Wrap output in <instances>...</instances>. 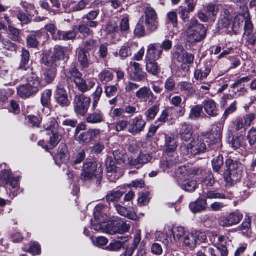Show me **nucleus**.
I'll return each mask as SVG.
<instances>
[{
  "label": "nucleus",
  "instance_id": "obj_60",
  "mask_svg": "<svg viewBox=\"0 0 256 256\" xmlns=\"http://www.w3.org/2000/svg\"><path fill=\"white\" fill-rule=\"evenodd\" d=\"M74 31L75 30H73L72 31H68L67 32H61L60 38L58 39V40H68L74 39L76 36V34Z\"/></svg>",
  "mask_w": 256,
  "mask_h": 256
},
{
  "label": "nucleus",
  "instance_id": "obj_57",
  "mask_svg": "<svg viewBox=\"0 0 256 256\" xmlns=\"http://www.w3.org/2000/svg\"><path fill=\"white\" fill-rule=\"evenodd\" d=\"M86 156V154L85 151L84 150H80L74 158V160L72 161V166H75L76 164H80L84 160Z\"/></svg>",
  "mask_w": 256,
  "mask_h": 256
},
{
  "label": "nucleus",
  "instance_id": "obj_62",
  "mask_svg": "<svg viewBox=\"0 0 256 256\" xmlns=\"http://www.w3.org/2000/svg\"><path fill=\"white\" fill-rule=\"evenodd\" d=\"M226 164L228 168V172H231L232 170H235L238 169L239 166V164L236 161L234 160L231 158L226 160Z\"/></svg>",
  "mask_w": 256,
  "mask_h": 256
},
{
  "label": "nucleus",
  "instance_id": "obj_1",
  "mask_svg": "<svg viewBox=\"0 0 256 256\" xmlns=\"http://www.w3.org/2000/svg\"><path fill=\"white\" fill-rule=\"evenodd\" d=\"M26 83L20 86L17 88L18 95L22 98H27L37 94L40 89V82L39 78L32 70L23 77Z\"/></svg>",
  "mask_w": 256,
  "mask_h": 256
},
{
  "label": "nucleus",
  "instance_id": "obj_4",
  "mask_svg": "<svg viewBox=\"0 0 256 256\" xmlns=\"http://www.w3.org/2000/svg\"><path fill=\"white\" fill-rule=\"evenodd\" d=\"M90 98L84 94L76 96L74 100V111L78 115L84 116L89 108Z\"/></svg>",
  "mask_w": 256,
  "mask_h": 256
},
{
  "label": "nucleus",
  "instance_id": "obj_14",
  "mask_svg": "<svg viewBox=\"0 0 256 256\" xmlns=\"http://www.w3.org/2000/svg\"><path fill=\"white\" fill-rule=\"evenodd\" d=\"M130 76L135 80L141 81L145 78L146 74L140 68V64L136 62H131L128 66Z\"/></svg>",
  "mask_w": 256,
  "mask_h": 256
},
{
  "label": "nucleus",
  "instance_id": "obj_30",
  "mask_svg": "<svg viewBox=\"0 0 256 256\" xmlns=\"http://www.w3.org/2000/svg\"><path fill=\"white\" fill-rule=\"evenodd\" d=\"M60 140V136L56 133H52L50 137L48 144L44 145V141H40L38 144L42 146L46 150L53 149L59 142Z\"/></svg>",
  "mask_w": 256,
  "mask_h": 256
},
{
  "label": "nucleus",
  "instance_id": "obj_3",
  "mask_svg": "<svg viewBox=\"0 0 256 256\" xmlns=\"http://www.w3.org/2000/svg\"><path fill=\"white\" fill-rule=\"evenodd\" d=\"M143 22L150 32L156 31L159 26L158 18L155 10L149 5L145 8Z\"/></svg>",
  "mask_w": 256,
  "mask_h": 256
},
{
  "label": "nucleus",
  "instance_id": "obj_11",
  "mask_svg": "<svg viewBox=\"0 0 256 256\" xmlns=\"http://www.w3.org/2000/svg\"><path fill=\"white\" fill-rule=\"evenodd\" d=\"M100 134V131L98 129H90L88 131L80 134L76 138L80 143L88 144L97 138Z\"/></svg>",
  "mask_w": 256,
  "mask_h": 256
},
{
  "label": "nucleus",
  "instance_id": "obj_47",
  "mask_svg": "<svg viewBox=\"0 0 256 256\" xmlns=\"http://www.w3.org/2000/svg\"><path fill=\"white\" fill-rule=\"evenodd\" d=\"M97 40L93 39H89L86 41L84 47L81 49L86 52L94 50L97 47Z\"/></svg>",
  "mask_w": 256,
  "mask_h": 256
},
{
  "label": "nucleus",
  "instance_id": "obj_49",
  "mask_svg": "<svg viewBox=\"0 0 256 256\" xmlns=\"http://www.w3.org/2000/svg\"><path fill=\"white\" fill-rule=\"evenodd\" d=\"M8 36L13 41L20 42V31L18 29L12 26H8Z\"/></svg>",
  "mask_w": 256,
  "mask_h": 256
},
{
  "label": "nucleus",
  "instance_id": "obj_26",
  "mask_svg": "<svg viewBox=\"0 0 256 256\" xmlns=\"http://www.w3.org/2000/svg\"><path fill=\"white\" fill-rule=\"evenodd\" d=\"M30 52L28 50L23 48L22 52V58L19 66L20 70H23L26 71H32V68L29 65Z\"/></svg>",
  "mask_w": 256,
  "mask_h": 256
},
{
  "label": "nucleus",
  "instance_id": "obj_45",
  "mask_svg": "<svg viewBox=\"0 0 256 256\" xmlns=\"http://www.w3.org/2000/svg\"><path fill=\"white\" fill-rule=\"evenodd\" d=\"M52 92L50 90H45L42 94L41 103L44 107H48L50 104Z\"/></svg>",
  "mask_w": 256,
  "mask_h": 256
},
{
  "label": "nucleus",
  "instance_id": "obj_38",
  "mask_svg": "<svg viewBox=\"0 0 256 256\" xmlns=\"http://www.w3.org/2000/svg\"><path fill=\"white\" fill-rule=\"evenodd\" d=\"M98 78L103 84H106L113 80L114 74L110 70H104L98 74Z\"/></svg>",
  "mask_w": 256,
  "mask_h": 256
},
{
  "label": "nucleus",
  "instance_id": "obj_6",
  "mask_svg": "<svg viewBox=\"0 0 256 256\" xmlns=\"http://www.w3.org/2000/svg\"><path fill=\"white\" fill-rule=\"evenodd\" d=\"M98 166L96 163L92 162H86L84 164L81 178L88 181L93 180L98 172L97 171Z\"/></svg>",
  "mask_w": 256,
  "mask_h": 256
},
{
  "label": "nucleus",
  "instance_id": "obj_56",
  "mask_svg": "<svg viewBox=\"0 0 256 256\" xmlns=\"http://www.w3.org/2000/svg\"><path fill=\"white\" fill-rule=\"evenodd\" d=\"M180 149L181 154L183 156L185 160H186L188 158H190L192 156L194 155L191 154V146H190V144H188V145L185 144H182Z\"/></svg>",
  "mask_w": 256,
  "mask_h": 256
},
{
  "label": "nucleus",
  "instance_id": "obj_37",
  "mask_svg": "<svg viewBox=\"0 0 256 256\" xmlns=\"http://www.w3.org/2000/svg\"><path fill=\"white\" fill-rule=\"evenodd\" d=\"M212 256H228V250L226 246L222 244L220 246H216L214 248H210Z\"/></svg>",
  "mask_w": 256,
  "mask_h": 256
},
{
  "label": "nucleus",
  "instance_id": "obj_39",
  "mask_svg": "<svg viewBox=\"0 0 256 256\" xmlns=\"http://www.w3.org/2000/svg\"><path fill=\"white\" fill-rule=\"evenodd\" d=\"M203 106L202 105H197L192 107L190 111L189 119L196 120L198 119L202 112Z\"/></svg>",
  "mask_w": 256,
  "mask_h": 256
},
{
  "label": "nucleus",
  "instance_id": "obj_15",
  "mask_svg": "<svg viewBox=\"0 0 256 256\" xmlns=\"http://www.w3.org/2000/svg\"><path fill=\"white\" fill-rule=\"evenodd\" d=\"M152 160V156L144 151H142L136 158L132 160L131 164L137 168H139Z\"/></svg>",
  "mask_w": 256,
  "mask_h": 256
},
{
  "label": "nucleus",
  "instance_id": "obj_32",
  "mask_svg": "<svg viewBox=\"0 0 256 256\" xmlns=\"http://www.w3.org/2000/svg\"><path fill=\"white\" fill-rule=\"evenodd\" d=\"M146 70L153 76L158 75L160 72V68L157 62L153 60L146 58Z\"/></svg>",
  "mask_w": 256,
  "mask_h": 256
},
{
  "label": "nucleus",
  "instance_id": "obj_17",
  "mask_svg": "<svg viewBox=\"0 0 256 256\" xmlns=\"http://www.w3.org/2000/svg\"><path fill=\"white\" fill-rule=\"evenodd\" d=\"M68 148L65 144H61L58 147V154L54 157L56 163L60 165L66 162L68 159Z\"/></svg>",
  "mask_w": 256,
  "mask_h": 256
},
{
  "label": "nucleus",
  "instance_id": "obj_35",
  "mask_svg": "<svg viewBox=\"0 0 256 256\" xmlns=\"http://www.w3.org/2000/svg\"><path fill=\"white\" fill-rule=\"evenodd\" d=\"M46 30L50 32L55 40L60 38L61 31L57 30L56 26L54 24H49L45 26Z\"/></svg>",
  "mask_w": 256,
  "mask_h": 256
},
{
  "label": "nucleus",
  "instance_id": "obj_29",
  "mask_svg": "<svg viewBox=\"0 0 256 256\" xmlns=\"http://www.w3.org/2000/svg\"><path fill=\"white\" fill-rule=\"evenodd\" d=\"M165 146L166 147V152L168 154H174V151L178 147L176 140L172 136H166V137Z\"/></svg>",
  "mask_w": 256,
  "mask_h": 256
},
{
  "label": "nucleus",
  "instance_id": "obj_33",
  "mask_svg": "<svg viewBox=\"0 0 256 256\" xmlns=\"http://www.w3.org/2000/svg\"><path fill=\"white\" fill-rule=\"evenodd\" d=\"M86 121L89 124L100 123L103 121V114L100 110H96L88 116Z\"/></svg>",
  "mask_w": 256,
  "mask_h": 256
},
{
  "label": "nucleus",
  "instance_id": "obj_48",
  "mask_svg": "<svg viewBox=\"0 0 256 256\" xmlns=\"http://www.w3.org/2000/svg\"><path fill=\"white\" fill-rule=\"evenodd\" d=\"M102 94V88L100 86H97L95 92L92 94V108L94 110L97 106V104L100 101Z\"/></svg>",
  "mask_w": 256,
  "mask_h": 256
},
{
  "label": "nucleus",
  "instance_id": "obj_52",
  "mask_svg": "<svg viewBox=\"0 0 256 256\" xmlns=\"http://www.w3.org/2000/svg\"><path fill=\"white\" fill-rule=\"evenodd\" d=\"M223 164V158L220 155H218L212 160L213 169L216 172L219 171Z\"/></svg>",
  "mask_w": 256,
  "mask_h": 256
},
{
  "label": "nucleus",
  "instance_id": "obj_23",
  "mask_svg": "<svg viewBox=\"0 0 256 256\" xmlns=\"http://www.w3.org/2000/svg\"><path fill=\"white\" fill-rule=\"evenodd\" d=\"M244 13H242L241 16L245 19L244 35H250L253 32L254 26L250 20V16L248 7L244 8Z\"/></svg>",
  "mask_w": 256,
  "mask_h": 256
},
{
  "label": "nucleus",
  "instance_id": "obj_42",
  "mask_svg": "<svg viewBox=\"0 0 256 256\" xmlns=\"http://www.w3.org/2000/svg\"><path fill=\"white\" fill-rule=\"evenodd\" d=\"M172 234L176 242H178L180 240L181 238L185 236V232L183 227L176 226L174 227L171 230Z\"/></svg>",
  "mask_w": 256,
  "mask_h": 256
},
{
  "label": "nucleus",
  "instance_id": "obj_61",
  "mask_svg": "<svg viewBox=\"0 0 256 256\" xmlns=\"http://www.w3.org/2000/svg\"><path fill=\"white\" fill-rule=\"evenodd\" d=\"M218 114V110L214 100H209V116H215Z\"/></svg>",
  "mask_w": 256,
  "mask_h": 256
},
{
  "label": "nucleus",
  "instance_id": "obj_19",
  "mask_svg": "<svg viewBox=\"0 0 256 256\" xmlns=\"http://www.w3.org/2000/svg\"><path fill=\"white\" fill-rule=\"evenodd\" d=\"M74 84L77 88L82 92H86L90 90L96 84L94 80H84L82 78L77 80Z\"/></svg>",
  "mask_w": 256,
  "mask_h": 256
},
{
  "label": "nucleus",
  "instance_id": "obj_59",
  "mask_svg": "<svg viewBox=\"0 0 256 256\" xmlns=\"http://www.w3.org/2000/svg\"><path fill=\"white\" fill-rule=\"evenodd\" d=\"M246 138L250 146L256 144V130L255 128H252L248 132Z\"/></svg>",
  "mask_w": 256,
  "mask_h": 256
},
{
  "label": "nucleus",
  "instance_id": "obj_16",
  "mask_svg": "<svg viewBox=\"0 0 256 256\" xmlns=\"http://www.w3.org/2000/svg\"><path fill=\"white\" fill-rule=\"evenodd\" d=\"M136 94L139 100L146 102L148 101L150 102H154L156 100L150 90L146 86L140 88L136 92Z\"/></svg>",
  "mask_w": 256,
  "mask_h": 256
},
{
  "label": "nucleus",
  "instance_id": "obj_58",
  "mask_svg": "<svg viewBox=\"0 0 256 256\" xmlns=\"http://www.w3.org/2000/svg\"><path fill=\"white\" fill-rule=\"evenodd\" d=\"M68 78H73L74 82L82 78V74L76 68H71L67 75Z\"/></svg>",
  "mask_w": 256,
  "mask_h": 256
},
{
  "label": "nucleus",
  "instance_id": "obj_20",
  "mask_svg": "<svg viewBox=\"0 0 256 256\" xmlns=\"http://www.w3.org/2000/svg\"><path fill=\"white\" fill-rule=\"evenodd\" d=\"M128 241V237L120 236L111 242L106 248V250L110 252H118L124 247V244Z\"/></svg>",
  "mask_w": 256,
  "mask_h": 256
},
{
  "label": "nucleus",
  "instance_id": "obj_18",
  "mask_svg": "<svg viewBox=\"0 0 256 256\" xmlns=\"http://www.w3.org/2000/svg\"><path fill=\"white\" fill-rule=\"evenodd\" d=\"M115 208L118 214L122 216L132 220L136 221L138 220V216L133 208L128 209L120 204H115Z\"/></svg>",
  "mask_w": 256,
  "mask_h": 256
},
{
  "label": "nucleus",
  "instance_id": "obj_7",
  "mask_svg": "<svg viewBox=\"0 0 256 256\" xmlns=\"http://www.w3.org/2000/svg\"><path fill=\"white\" fill-rule=\"evenodd\" d=\"M243 218V215L238 212L230 213L228 216L221 218L219 220L222 226H231L238 224Z\"/></svg>",
  "mask_w": 256,
  "mask_h": 256
},
{
  "label": "nucleus",
  "instance_id": "obj_13",
  "mask_svg": "<svg viewBox=\"0 0 256 256\" xmlns=\"http://www.w3.org/2000/svg\"><path fill=\"white\" fill-rule=\"evenodd\" d=\"M54 98L61 106H68L70 104L67 92L64 88L57 86L54 93Z\"/></svg>",
  "mask_w": 256,
  "mask_h": 256
},
{
  "label": "nucleus",
  "instance_id": "obj_25",
  "mask_svg": "<svg viewBox=\"0 0 256 256\" xmlns=\"http://www.w3.org/2000/svg\"><path fill=\"white\" fill-rule=\"evenodd\" d=\"M190 144L191 146V154L194 155L202 152L206 150V145L201 139L192 141Z\"/></svg>",
  "mask_w": 256,
  "mask_h": 256
},
{
  "label": "nucleus",
  "instance_id": "obj_31",
  "mask_svg": "<svg viewBox=\"0 0 256 256\" xmlns=\"http://www.w3.org/2000/svg\"><path fill=\"white\" fill-rule=\"evenodd\" d=\"M141 241L140 234L136 233L134 235L133 242L131 246H127L124 256H132L135 250L138 248V244Z\"/></svg>",
  "mask_w": 256,
  "mask_h": 256
},
{
  "label": "nucleus",
  "instance_id": "obj_40",
  "mask_svg": "<svg viewBox=\"0 0 256 256\" xmlns=\"http://www.w3.org/2000/svg\"><path fill=\"white\" fill-rule=\"evenodd\" d=\"M197 243L198 240L193 233H189L184 238V244L186 246L192 248L194 247Z\"/></svg>",
  "mask_w": 256,
  "mask_h": 256
},
{
  "label": "nucleus",
  "instance_id": "obj_53",
  "mask_svg": "<svg viewBox=\"0 0 256 256\" xmlns=\"http://www.w3.org/2000/svg\"><path fill=\"white\" fill-rule=\"evenodd\" d=\"M118 234H123L130 229V225L122 221L120 218L118 219Z\"/></svg>",
  "mask_w": 256,
  "mask_h": 256
},
{
  "label": "nucleus",
  "instance_id": "obj_9",
  "mask_svg": "<svg viewBox=\"0 0 256 256\" xmlns=\"http://www.w3.org/2000/svg\"><path fill=\"white\" fill-rule=\"evenodd\" d=\"M178 60L182 63L181 68L184 72H187L190 70V65L193 63L194 56L191 54L185 51L182 52L177 54Z\"/></svg>",
  "mask_w": 256,
  "mask_h": 256
},
{
  "label": "nucleus",
  "instance_id": "obj_10",
  "mask_svg": "<svg viewBox=\"0 0 256 256\" xmlns=\"http://www.w3.org/2000/svg\"><path fill=\"white\" fill-rule=\"evenodd\" d=\"M162 54V46L160 44H150L148 46L146 58L156 61L161 58Z\"/></svg>",
  "mask_w": 256,
  "mask_h": 256
},
{
  "label": "nucleus",
  "instance_id": "obj_28",
  "mask_svg": "<svg viewBox=\"0 0 256 256\" xmlns=\"http://www.w3.org/2000/svg\"><path fill=\"white\" fill-rule=\"evenodd\" d=\"M206 200L199 198L190 204V208L194 213L202 212L206 209Z\"/></svg>",
  "mask_w": 256,
  "mask_h": 256
},
{
  "label": "nucleus",
  "instance_id": "obj_54",
  "mask_svg": "<svg viewBox=\"0 0 256 256\" xmlns=\"http://www.w3.org/2000/svg\"><path fill=\"white\" fill-rule=\"evenodd\" d=\"M89 2L88 0H81L77 4L72 6L70 10L71 12H80L84 10L88 4Z\"/></svg>",
  "mask_w": 256,
  "mask_h": 256
},
{
  "label": "nucleus",
  "instance_id": "obj_51",
  "mask_svg": "<svg viewBox=\"0 0 256 256\" xmlns=\"http://www.w3.org/2000/svg\"><path fill=\"white\" fill-rule=\"evenodd\" d=\"M58 124L54 118H52L44 126L46 130L51 131L52 134L56 133Z\"/></svg>",
  "mask_w": 256,
  "mask_h": 256
},
{
  "label": "nucleus",
  "instance_id": "obj_41",
  "mask_svg": "<svg viewBox=\"0 0 256 256\" xmlns=\"http://www.w3.org/2000/svg\"><path fill=\"white\" fill-rule=\"evenodd\" d=\"M87 53L82 50L78 52V60L80 66L84 68H88L90 64Z\"/></svg>",
  "mask_w": 256,
  "mask_h": 256
},
{
  "label": "nucleus",
  "instance_id": "obj_12",
  "mask_svg": "<svg viewBox=\"0 0 256 256\" xmlns=\"http://www.w3.org/2000/svg\"><path fill=\"white\" fill-rule=\"evenodd\" d=\"M94 214L96 221L104 222L108 220L109 208L102 204H98L94 208Z\"/></svg>",
  "mask_w": 256,
  "mask_h": 256
},
{
  "label": "nucleus",
  "instance_id": "obj_50",
  "mask_svg": "<svg viewBox=\"0 0 256 256\" xmlns=\"http://www.w3.org/2000/svg\"><path fill=\"white\" fill-rule=\"evenodd\" d=\"M122 193L120 190L110 192L106 196V198L109 202H114L118 200L122 196Z\"/></svg>",
  "mask_w": 256,
  "mask_h": 256
},
{
  "label": "nucleus",
  "instance_id": "obj_34",
  "mask_svg": "<svg viewBox=\"0 0 256 256\" xmlns=\"http://www.w3.org/2000/svg\"><path fill=\"white\" fill-rule=\"evenodd\" d=\"M172 156L173 159L169 158L168 160H163L161 162L160 167L164 170L172 168L179 161L178 159H176V154H172Z\"/></svg>",
  "mask_w": 256,
  "mask_h": 256
},
{
  "label": "nucleus",
  "instance_id": "obj_22",
  "mask_svg": "<svg viewBox=\"0 0 256 256\" xmlns=\"http://www.w3.org/2000/svg\"><path fill=\"white\" fill-rule=\"evenodd\" d=\"M52 66V68L45 69L42 76L43 80L47 84H52L56 76L57 71L56 65L53 64Z\"/></svg>",
  "mask_w": 256,
  "mask_h": 256
},
{
  "label": "nucleus",
  "instance_id": "obj_46",
  "mask_svg": "<svg viewBox=\"0 0 256 256\" xmlns=\"http://www.w3.org/2000/svg\"><path fill=\"white\" fill-rule=\"evenodd\" d=\"M74 30H77L84 37H88L93 34L92 30L87 26L86 24H82L78 26H74L73 28Z\"/></svg>",
  "mask_w": 256,
  "mask_h": 256
},
{
  "label": "nucleus",
  "instance_id": "obj_64",
  "mask_svg": "<svg viewBox=\"0 0 256 256\" xmlns=\"http://www.w3.org/2000/svg\"><path fill=\"white\" fill-rule=\"evenodd\" d=\"M118 86H110L106 87L105 93L108 98H111L116 96L118 91Z\"/></svg>",
  "mask_w": 256,
  "mask_h": 256
},
{
  "label": "nucleus",
  "instance_id": "obj_63",
  "mask_svg": "<svg viewBox=\"0 0 256 256\" xmlns=\"http://www.w3.org/2000/svg\"><path fill=\"white\" fill-rule=\"evenodd\" d=\"M167 18L169 22L172 23L174 27L178 25V15L174 11L170 12L167 14Z\"/></svg>",
  "mask_w": 256,
  "mask_h": 256
},
{
  "label": "nucleus",
  "instance_id": "obj_8",
  "mask_svg": "<svg viewBox=\"0 0 256 256\" xmlns=\"http://www.w3.org/2000/svg\"><path fill=\"white\" fill-rule=\"evenodd\" d=\"M146 122L143 119L142 116L134 118L128 128L129 132L133 135L140 134L144 130Z\"/></svg>",
  "mask_w": 256,
  "mask_h": 256
},
{
  "label": "nucleus",
  "instance_id": "obj_43",
  "mask_svg": "<svg viewBox=\"0 0 256 256\" xmlns=\"http://www.w3.org/2000/svg\"><path fill=\"white\" fill-rule=\"evenodd\" d=\"M246 144L242 136H234L231 141V146L234 150L238 149L240 147H244Z\"/></svg>",
  "mask_w": 256,
  "mask_h": 256
},
{
  "label": "nucleus",
  "instance_id": "obj_21",
  "mask_svg": "<svg viewBox=\"0 0 256 256\" xmlns=\"http://www.w3.org/2000/svg\"><path fill=\"white\" fill-rule=\"evenodd\" d=\"M202 172L203 170L201 169L198 168L197 170H190L188 166H183L180 167L176 173L178 177L186 178V176H189L192 174L198 175L202 174Z\"/></svg>",
  "mask_w": 256,
  "mask_h": 256
},
{
  "label": "nucleus",
  "instance_id": "obj_55",
  "mask_svg": "<svg viewBox=\"0 0 256 256\" xmlns=\"http://www.w3.org/2000/svg\"><path fill=\"white\" fill-rule=\"evenodd\" d=\"M160 110L159 106L154 105L150 108L146 112V116L148 120H154Z\"/></svg>",
  "mask_w": 256,
  "mask_h": 256
},
{
  "label": "nucleus",
  "instance_id": "obj_24",
  "mask_svg": "<svg viewBox=\"0 0 256 256\" xmlns=\"http://www.w3.org/2000/svg\"><path fill=\"white\" fill-rule=\"evenodd\" d=\"M193 134L192 126L190 124L184 123L182 124L180 130V134L181 138L188 142L190 140Z\"/></svg>",
  "mask_w": 256,
  "mask_h": 256
},
{
  "label": "nucleus",
  "instance_id": "obj_5",
  "mask_svg": "<svg viewBox=\"0 0 256 256\" xmlns=\"http://www.w3.org/2000/svg\"><path fill=\"white\" fill-rule=\"evenodd\" d=\"M68 49L64 46H56L54 48V56H48L46 58V60L44 58L45 65L51 66L57 60L67 58Z\"/></svg>",
  "mask_w": 256,
  "mask_h": 256
},
{
  "label": "nucleus",
  "instance_id": "obj_2",
  "mask_svg": "<svg viewBox=\"0 0 256 256\" xmlns=\"http://www.w3.org/2000/svg\"><path fill=\"white\" fill-rule=\"evenodd\" d=\"M206 28L196 20H191L184 35L187 43L193 44L198 42L206 36Z\"/></svg>",
  "mask_w": 256,
  "mask_h": 256
},
{
  "label": "nucleus",
  "instance_id": "obj_27",
  "mask_svg": "<svg viewBox=\"0 0 256 256\" xmlns=\"http://www.w3.org/2000/svg\"><path fill=\"white\" fill-rule=\"evenodd\" d=\"M118 219L116 218L112 220H108L104 222V232L111 235L118 234Z\"/></svg>",
  "mask_w": 256,
  "mask_h": 256
},
{
  "label": "nucleus",
  "instance_id": "obj_36",
  "mask_svg": "<svg viewBox=\"0 0 256 256\" xmlns=\"http://www.w3.org/2000/svg\"><path fill=\"white\" fill-rule=\"evenodd\" d=\"M220 128L216 127V130L209 135V139L214 140H211V144H214V149L218 148L220 146Z\"/></svg>",
  "mask_w": 256,
  "mask_h": 256
},
{
  "label": "nucleus",
  "instance_id": "obj_44",
  "mask_svg": "<svg viewBox=\"0 0 256 256\" xmlns=\"http://www.w3.org/2000/svg\"><path fill=\"white\" fill-rule=\"evenodd\" d=\"M196 182L195 180H184L183 184L180 186L181 188L184 190L192 192H194L196 187Z\"/></svg>",
  "mask_w": 256,
  "mask_h": 256
}]
</instances>
